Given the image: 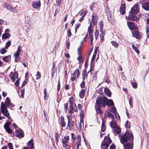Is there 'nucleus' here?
Wrapping results in <instances>:
<instances>
[{
    "mask_svg": "<svg viewBox=\"0 0 149 149\" xmlns=\"http://www.w3.org/2000/svg\"><path fill=\"white\" fill-rule=\"evenodd\" d=\"M119 137L121 143L123 144L125 143L130 140L132 141L134 139L133 134L127 132L123 135H119Z\"/></svg>",
    "mask_w": 149,
    "mask_h": 149,
    "instance_id": "nucleus-1",
    "label": "nucleus"
},
{
    "mask_svg": "<svg viewBox=\"0 0 149 149\" xmlns=\"http://www.w3.org/2000/svg\"><path fill=\"white\" fill-rule=\"evenodd\" d=\"M99 100H100L102 103V105L104 107L107 105L108 107L113 106L114 103L112 100L109 99L106 97H104L103 98L98 97Z\"/></svg>",
    "mask_w": 149,
    "mask_h": 149,
    "instance_id": "nucleus-2",
    "label": "nucleus"
},
{
    "mask_svg": "<svg viewBox=\"0 0 149 149\" xmlns=\"http://www.w3.org/2000/svg\"><path fill=\"white\" fill-rule=\"evenodd\" d=\"M1 111L3 114L8 119H11V116H10L9 113L7 109V107L3 102H1Z\"/></svg>",
    "mask_w": 149,
    "mask_h": 149,
    "instance_id": "nucleus-3",
    "label": "nucleus"
},
{
    "mask_svg": "<svg viewBox=\"0 0 149 149\" xmlns=\"http://www.w3.org/2000/svg\"><path fill=\"white\" fill-rule=\"evenodd\" d=\"M70 138L68 136H64L62 139V143L63 144V147L66 148H70L69 145V140Z\"/></svg>",
    "mask_w": 149,
    "mask_h": 149,
    "instance_id": "nucleus-4",
    "label": "nucleus"
},
{
    "mask_svg": "<svg viewBox=\"0 0 149 149\" xmlns=\"http://www.w3.org/2000/svg\"><path fill=\"white\" fill-rule=\"evenodd\" d=\"M96 105L95 106L96 113H97L102 114L103 113V111L101 110L100 106L102 105V103L101 102L100 100H99V99L98 97L96 101Z\"/></svg>",
    "mask_w": 149,
    "mask_h": 149,
    "instance_id": "nucleus-5",
    "label": "nucleus"
},
{
    "mask_svg": "<svg viewBox=\"0 0 149 149\" xmlns=\"http://www.w3.org/2000/svg\"><path fill=\"white\" fill-rule=\"evenodd\" d=\"M80 74V72L79 70L78 69L76 70L71 75V80L72 81H75L76 79V75H77V77H78Z\"/></svg>",
    "mask_w": 149,
    "mask_h": 149,
    "instance_id": "nucleus-6",
    "label": "nucleus"
},
{
    "mask_svg": "<svg viewBox=\"0 0 149 149\" xmlns=\"http://www.w3.org/2000/svg\"><path fill=\"white\" fill-rule=\"evenodd\" d=\"M72 99H70L69 102L70 103V106L69 109L73 110L75 112H77L78 111L76 104L72 101L71 100Z\"/></svg>",
    "mask_w": 149,
    "mask_h": 149,
    "instance_id": "nucleus-7",
    "label": "nucleus"
},
{
    "mask_svg": "<svg viewBox=\"0 0 149 149\" xmlns=\"http://www.w3.org/2000/svg\"><path fill=\"white\" fill-rule=\"evenodd\" d=\"M138 3H136L132 7L131 12L133 14H137L139 12V8Z\"/></svg>",
    "mask_w": 149,
    "mask_h": 149,
    "instance_id": "nucleus-8",
    "label": "nucleus"
},
{
    "mask_svg": "<svg viewBox=\"0 0 149 149\" xmlns=\"http://www.w3.org/2000/svg\"><path fill=\"white\" fill-rule=\"evenodd\" d=\"M32 7L35 9H40L41 6V2L40 0L33 1L32 3Z\"/></svg>",
    "mask_w": 149,
    "mask_h": 149,
    "instance_id": "nucleus-9",
    "label": "nucleus"
},
{
    "mask_svg": "<svg viewBox=\"0 0 149 149\" xmlns=\"http://www.w3.org/2000/svg\"><path fill=\"white\" fill-rule=\"evenodd\" d=\"M124 144V149H132L133 147V141H131Z\"/></svg>",
    "mask_w": 149,
    "mask_h": 149,
    "instance_id": "nucleus-10",
    "label": "nucleus"
},
{
    "mask_svg": "<svg viewBox=\"0 0 149 149\" xmlns=\"http://www.w3.org/2000/svg\"><path fill=\"white\" fill-rule=\"evenodd\" d=\"M68 123L67 125V127L66 128V129H68L70 130H71L72 127L74 126L73 121L70 119V118L69 117H68Z\"/></svg>",
    "mask_w": 149,
    "mask_h": 149,
    "instance_id": "nucleus-11",
    "label": "nucleus"
},
{
    "mask_svg": "<svg viewBox=\"0 0 149 149\" xmlns=\"http://www.w3.org/2000/svg\"><path fill=\"white\" fill-rule=\"evenodd\" d=\"M144 0H141L140 1V3L142 4V7L145 10L149 11V3L147 2L143 3Z\"/></svg>",
    "mask_w": 149,
    "mask_h": 149,
    "instance_id": "nucleus-12",
    "label": "nucleus"
},
{
    "mask_svg": "<svg viewBox=\"0 0 149 149\" xmlns=\"http://www.w3.org/2000/svg\"><path fill=\"white\" fill-rule=\"evenodd\" d=\"M81 136L79 135L77 136V142L75 143L74 145V147L75 149H78L79 146L81 145Z\"/></svg>",
    "mask_w": 149,
    "mask_h": 149,
    "instance_id": "nucleus-13",
    "label": "nucleus"
},
{
    "mask_svg": "<svg viewBox=\"0 0 149 149\" xmlns=\"http://www.w3.org/2000/svg\"><path fill=\"white\" fill-rule=\"evenodd\" d=\"M21 49H20V46H19L17 50L16 53L15 54V61L17 62L20 59V54L21 52Z\"/></svg>",
    "mask_w": 149,
    "mask_h": 149,
    "instance_id": "nucleus-14",
    "label": "nucleus"
},
{
    "mask_svg": "<svg viewBox=\"0 0 149 149\" xmlns=\"http://www.w3.org/2000/svg\"><path fill=\"white\" fill-rule=\"evenodd\" d=\"M10 124V122H8V121H7L4 125V127L6 131L8 133L10 134H11L12 132V131L10 129L9 127Z\"/></svg>",
    "mask_w": 149,
    "mask_h": 149,
    "instance_id": "nucleus-15",
    "label": "nucleus"
},
{
    "mask_svg": "<svg viewBox=\"0 0 149 149\" xmlns=\"http://www.w3.org/2000/svg\"><path fill=\"white\" fill-rule=\"evenodd\" d=\"M15 135L19 138H22L24 136V134L23 131L21 129L16 130Z\"/></svg>",
    "mask_w": 149,
    "mask_h": 149,
    "instance_id": "nucleus-16",
    "label": "nucleus"
},
{
    "mask_svg": "<svg viewBox=\"0 0 149 149\" xmlns=\"http://www.w3.org/2000/svg\"><path fill=\"white\" fill-rule=\"evenodd\" d=\"M97 16L95 13H93L92 16V20L93 26L96 25L97 22Z\"/></svg>",
    "mask_w": 149,
    "mask_h": 149,
    "instance_id": "nucleus-17",
    "label": "nucleus"
},
{
    "mask_svg": "<svg viewBox=\"0 0 149 149\" xmlns=\"http://www.w3.org/2000/svg\"><path fill=\"white\" fill-rule=\"evenodd\" d=\"M34 143L32 139H31L27 143V147H24L23 149H32L33 147Z\"/></svg>",
    "mask_w": 149,
    "mask_h": 149,
    "instance_id": "nucleus-18",
    "label": "nucleus"
},
{
    "mask_svg": "<svg viewBox=\"0 0 149 149\" xmlns=\"http://www.w3.org/2000/svg\"><path fill=\"white\" fill-rule=\"evenodd\" d=\"M58 123L60 125V126L62 127H65L66 125V123L64 121V118L63 116H61V118L59 119Z\"/></svg>",
    "mask_w": 149,
    "mask_h": 149,
    "instance_id": "nucleus-19",
    "label": "nucleus"
},
{
    "mask_svg": "<svg viewBox=\"0 0 149 149\" xmlns=\"http://www.w3.org/2000/svg\"><path fill=\"white\" fill-rule=\"evenodd\" d=\"M134 14L130 12L129 15V18L132 21H137L139 19L136 16H135Z\"/></svg>",
    "mask_w": 149,
    "mask_h": 149,
    "instance_id": "nucleus-20",
    "label": "nucleus"
},
{
    "mask_svg": "<svg viewBox=\"0 0 149 149\" xmlns=\"http://www.w3.org/2000/svg\"><path fill=\"white\" fill-rule=\"evenodd\" d=\"M18 74L17 73L11 72L10 77L12 79L13 82H14L15 79L17 78Z\"/></svg>",
    "mask_w": 149,
    "mask_h": 149,
    "instance_id": "nucleus-21",
    "label": "nucleus"
},
{
    "mask_svg": "<svg viewBox=\"0 0 149 149\" xmlns=\"http://www.w3.org/2000/svg\"><path fill=\"white\" fill-rule=\"evenodd\" d=\"M112 141L110 138L107 137H105L103 141L102 142V143H104L108 145L109 146V144L111 143Z\"/></svg>",
    "mask_w": 149,
    "mask_h": 149,
    "instance_id": "nucleus-22",
    "label": "nucleus"
},
{
    "mask_svg": "<svg viewBox=\"0 0 149 149\" xmlns=\"http://www.w3.org/2000/svg\"><path fill=\"white\" fill-rule=\"evenodd\" d=\"M132 36L137 39H140L141 36L139 32L138 31H134L132 32Z\"/></svg>",
    "mask_w": 149,
    "mask_h": 149,
    "instance_id": "nucleus-23",
    "label": "nucleus"
},
{
    "mask_svg": "<svg viewBox=\"0 0 149 149\" xmlns=\"http://www.w3.org/2000/svg\"><path fill=\"white\" fill-rule=\"evenodd\" d=\"M127 25L130 30H134L136 29V27L134 23L132 22H130L127 23Z\"/></svg>",
    "mask_w": 149,
    "mask_h": 149,
    "instance_id": "nucleus-24",
    "label": "nucleus"
},
{
    "mask_svg": "<svg viewBox=\"0 0 149 149\" xmlns=\"http://www.w3.org/2000/svg\"><path fill=\"white\" fill-rule=\"evenodd\" d=\"M125 4L123 3L121 4L120 8V13L122 15L124 14L125 13Z\"/></svg>",
    "mask_w": 149,
    "mask_h": 149,
    "instance_id": "nucleus-25",
    "label": "nucleus"
},
{
    "mask_svg": "<svg viewBox=\"0 0 149 149\" xmlns=\"http://www.w3.org/2000/svg\"><path fill=\"white\" fill-rule=\"evenodd\" d=\"M106 116L108 117L111 119V120H114V115L111 112L109 111H106L105 113Z\"/></svg>",
    "mask_w": 149,
    "mask_h": 149,
    "instance_id": "nucleus-26",
    "label": "nucleus"
},
{
    "mask_svg": "<svg viewBox=\"0 0 149 149\" xmlns=\"http://www.w3.org/2000/svg\"><path fill=\"white\" fill-rule=\"evenodd\" d=\"M104 93L105 95L110 97L111 96V93L110 90L107 88H105L104 90Z\"/></svg>",
    "mask_w": 149,
    "mask_h": 149,
    "instance_id": "nucleus-27",
    "label": "nucleus"
},
{
    "mask_svg": "<svg viewBox=\"0 0 149 149\" xmlns=\"http://www.w3.org/2000/svg\"><path fill=\"white\" fill-rule=\"evenodd\" d=\"M112 120V121L110 123V125L111 127L112 128V129H113L115 127H117L118 125L116 124V121L114 120Z\"/></svg>",
    "mask_w": 149,
    "mask_h": 149,
    "instance_id": "nucleus-28",
    "label": "nucleus"
},
{
    "mask_svg": "<svg viewBox=\"0 0 149 149\" xmlns=\"http://www.w3.org/2000/svg\"><path fill=\"white\" fill-rule=\"evenodd\" d=\"M11 59V56L8 55V56L3 57V60L6 62L10 61Z\"/></svg>",
    "mask_w": 149,
    "mask_h": 149,
    "instance_id": "nucleus-29",
    "label": "nucleus"
},
{
    "mask_svg": "<svg viewBox=\"0 0 149 149\" xmlns=\"http://www.w3.org/2000/svg\"><path fill=\"white\" fill-rule=\"evenodd\" d=\"M144 19L146 21V24L148 25L149 23V13H147L144 15Z\"/></svg>",
    "mask_w": 149,
    "mask_h": 149,
    "instance_id": "nucleus-30",
    "label": "nucleus"
},
{
    "mask_svg": "<svg viewBox=\"0 0 149 149\" xmlns=\"http://www.w3.org/2000/svg\"><path fill=\"white\" fill-rule=\"evenodd\" d=\"M93 28L92 26V23L91 22L90 25L88 28V32L89 34H93Z\"/></svg>",
    "mask_w": 149,
    "mask_h": 149,
    "instance_id": "nucleus-31",
    "label": "nucleus"
},
{
    "mask_svg": "<svg viewBox=\"0 0 149 149\" xmlns=\"http://www.w3.org/2000/svg\"><path fill=\"white\" fill-rule=\"evenodd\" d=\"M117 134H119L121 131L120 128L118 126L113 129Z\"/></svg>",
    "mask_w": 149,
    "mask_h": 149,
    "instance_id": "nucleus-32",
    "label": "nucleus"
},
{
    "mask_svg": "<svg viewBox=\"0 0 149 149\" xmlns=\"http://www.w3.org/2000/svg\"><path fill=\"white\" fill-rule=\"evenodd\" d=\"M10 36V34L9 33H5L2 34V39H6L9 38Z\"/></svg>",
    "mask_w": 149,
    "mask_h": 149,
    "instance_id": "nucleus-33",
    "label": "nucleus"
},
{
    "mask_svg": "<svg viewBox=\"0 0 149 149\" xmlns=\"http://www.w3.org/2000/svg\"><path fill=\"white\" fill-rule=\"evenodd\" d=\"M77 59L79 61L80 64L82 65L84 61V58L82 56H78L77 58Z\"/></svg>",
    "mask_w": 149,
    "mask_h": 149,
    "instance_id": "nucleus-34",
    "label": "nucleus"
},
{
    "mask_svg": "<svg viewBox=\"0 0 149 149\" xmlns=\"http://www.w3.org/2000/svg\"><path fill=\"white\" fill-rule=\"evenodd\" d=\"M4 7L5 8H6L8 10L10 11L14 12L13 10V8L11 6L6 4L4 5Z\"/></svg>",
    "mask_w": 149,
    "mask_h": 149,
    "instance_id": "nucleus-35",
    "label": "nucleus"
},
{
    "mask_svg": "<svg viewBox=\"0 0 149 149\" xmlns=\"http://www.w3.org/2000/svg\"><path fill=\"white\" fill-rule=\"evenodd\" d=\"M5 104L8 107L10 106L11 105L10 100L9 97H7L6 98L5 102Z\"/></svg>",
    "mask_w": 149,
    "mask_h": 149,
    "instance_id": "nucleus-36",
    "label": "nucleus"
},
{
    "mask_svg": "<svg viewBox=\"0 0 149 149\" xmlns=\"http://www.w3.org/2000/svg\"><path fill=\"white\" fill-rule=\"evenodd\" d=\"M106 127H105V123L104 121L103 120L102 121V126H101V131L102 132H104L105 130Z\"/></svg>",
    "mask_w": 149,
    "mask_h": 149,
    "instance_id": "nucleus-37",
    "label": "nucleus"
},
{
    "mask_svg": "<svg viewBox=\"0 0 149 149\" xmlns=\"http://www.w3.org/2000/svg\"><path fill=\"white\" fill-rule=\"evenodd\" d=\"M109 146L102 142L101 147L102 149H108Z\"/></svg>",
    "mask_w": 149,
    "mask_h": 149,
    "instance_id": "nucleus-38",
    "label": "nucleus"
},
{
    "mask_svg": "<svg viewBox=\"0 0 149 149\" xmlns=\"http://www.w3.org/2000/svg\"><path fill=\"white\" fill-rule=\"evenodd\" d=\"M85 90L83 89L81 90L79 93V96L80 97L83 98L84 97L85 95Z\"/></svg>",
    "mask_w": 149,
    "mask_h": 149,
    "instance_id": "nucleus-39",
    "label": "nucleus"
},
{
    "mask_svg": "<svg viewBox=\"0 0 149 149\" xmlns=\"http://www.w3.org/2000/svg\"><path fill=\"white\" fill-rule=\"evenodd\" d=\"M99 25L100 28V32H102V31L103 26V24L102 20H101L99 22Z\"/></svg>",
    "mask_w": 149,
    "mask_h": 149,
    "instance_id": "nucleus-40",
    "label": "nucleus"
},
{
    "mask_svg": "<svg viewBox=\"0 0 149 149\" xmlns=\"http://www.w3.org/2000/svg\"><path fill=\"white\" fill-rule=\"evenodd\" d=\"M101 32V33H100V39H101V41L102 42H103L104 40V36L105 34L102 31V32Z\"/></svg>",
    "mask_w": 149,
    "mask_h": 149,
    "instance_id": "nucleus-41",
    "label": "nucleus"
},
{
    "mask_svg": "<svg viewBox=\"0 0 149 149\" xmlns=\"http://www.w3.org/2000/svg\"><path fill=\"white\" fill-rule=\"evenodd\" d=\"M113 46L116 48H117L118 46H119V44L118 43H117L116 41H112L111 42Z\"/></svg>",
    "mask_w": 149,
    "mask_h": 149,
    "instance_id": "nucleus-42",
    "label": "nucleus"
},
{
    "mask_svg": "<svg viewBox=\"0 0 149 149\" xmlns=\"http://www.w3.org/2000/svg\"><path fill=\"white\" fill-rule=\"evenodd\" d=\"M99 32L96 29V31H95L94 33L95 39L96 40L97 39L99 36Z\"/></svg>",
    "mask_w": 149,
    "mask_h": 149,
    "instance_id": "nucleus-43",
    "label": "nucleus"
},
{
    "mask_svg": "<svg viewBox=\"0 0 149 149\" xmlns=\"http://www.w3.org/2000/svg\"><path fill=\"white\" fill-rule=\"evenodd\" d=\"M109 111L114 113H116V109L115 107H111L110 108Z\"/></svg>",
    "mask_w": 149,
    "mask_h": 149,
    "instance_id": "nucleus-44",
    "label": "nucleus"
},
{
    "mask_svg": "<svg viewBox=\"0 0 149 149\" xmlns=\"http://www.w3.org/2000/svg\"><path fill=\"white\" fill-rule=\"evenodd\" d=\"M93 34H89V38L91 41V44L92 45L93 44Z\"/></svg>",
    "mask_w": 149,
    "mask_h": 149,
    "instance_id": "nucleus-45",
    "label": "nucleus"
},
{
    "mask_svg": "<svg viewBox=\"0 0 149 149\" xmlns=\"http://www.w3.org/2000/svg\"><path fill=\"white\" fill-rule=\"evenodd\" d=\"M71 135L72 139V142H74L76 139V136L74 134L72 133H71Z\"/></svg>",
    "mask_w": 149,
    "mask_h": 149,
    "instance_id": "nucleus-46",
    "label": "nucleus"
},
{
    "mask_svg": "<svg viewBox=\"0 0 149 149\" xmlns=\"http://www.w3.org/2000/svg\"><path fill=\"white\" fill-rule=\"evenodd\" d=\"M11 44V41H8L6 43V45L5 46V48L6 49H7L10 46Z\"/></svg>",
    "mask_w": 149,
    "mask_h": 149,
    "instance_id": "nucleus-47",
    "label": "nucleus"
},
{
    "mask_svg": "<svg viewBox=\"0 0 149 149\" xmlns=\"http://www.w3.org/2000/svg\"><path fill=\"white\" fill-rule=\"evenodd\" d=\"M148 24H149V23ZM146 34L148 37L149 38V27L148 26V25H147L146 27Z\"/></svg>",
    "mask_w": 149,
    "mask_h": 149,
    "instance_id": "nucleus-48",
    "label": "nucleus"
},
{
    "mask_svg": "<svg viewBox=\"0 0 149 149\" xmlns=\"http://www.w3.org/2000/svg\"><path fill=\"white\" fill-rule=\"evenodd\" d=\"M36 79H40L41 77V74L39 72V71H38L37 73V74L36 75Z\"/></svg>",
    "mask_w": 149,
    "mask_h": 149,
    "instance_id": "nucleus-49",
    "label": "nucleus"
},
{
    "mask_svg": "<svg viewBox=\"0 0 149 149\" xmlns=\"http://www.w3.org/2000/svg\"><path fill=\"white\" fill-rule=\"evenodd\" d=\"M130 123L128 121H127L125 123V127L127 128H129L130 127Z\"/></svg>",
    "mask_w": 149,
    "mask_h": 149,
    "instance_id": "nucleus-50",
    "label": "nucleus"
},
{
    "mask_svg": "<svg viewBox=\"0 0 149 149\" xmlns=\"http://www.w3.org/2000/svg\"><path fill=\"white\" fill-rule=\"evenodd\" d=\"M6 51H7L5 48H3L0 50V53L1 54H3L6 53Z\"/></svg>",
    "mask_w": 149,
    "mask_h": 149,
    "instance_id": "nucleus-51",
    "label": "nucleus"
},
{
    "mask_svg": "<svg viewBox=\"0 0 149 149\" xmlns=\"http://www.w3.org/2000/svg\"><path fill=\"white\" fill-rule=\"evenodd\" d=\"M132 47L134 51H135L138 54H139L140 53L139 51L137 49V48L134 45H132Z\"/></svg>",
    "mask_w": 149,
    "mask_h": 149,
    "instance_id": "nucleus-52",
    "label": "nucleus"
},
{
    "mask_svg": "<svg viewBox=\"0 0 149 149\" xmlns=\"http://www.w3.org/2000/svg\"><path fill=\"white\" fill-rule=\"evenodd\" d=\"M82 50V49L81 48V47H79L78 48V54L79 55L78 56H82L81 55V54Z\"/></svg>",
    "mask_w": 149,
    "mask_h": 149,
    "instance_id": "nucleus-53",
    "label": "nucleus"
},
{
    "mask_svg": "<svg viewBox=\"0 0 149 149\" xmlns=\"http://www.w3.org/2000/svg\"><path fill=\"white\" fill-rule=\"evenodd\" d=\"M80 26V23L77 24L75 25V33H76L77 31V29H78Z\"/></svg>",
    "mask_w": 149,
    "mask_h": 149,
    "instance_id": "nucleus-54",
    "label": "nucleus"
},
{
    "mask_svg": "<svg viewBox=\"0 0 149 149\" xmlns=\"http://www.w3.org/2000/svg\"><path fill=\"white\" fill-rule=\"evenodd\" d=\"M96 54L95 53H94L93 54V56L92 57V58L91 60V64L92 65H93L92 62L94 61L95 57L96 56Z\"/></svg>",
    "mask_w": 149,
    "mask_h": 149,
    "instance_id": "nucleus-55",
    "label": "nucleus"
},
{
    "mask_svg": "<svg viewBox=\"0 0 149 149\" xmlns=\"http://www.w3.org/2000/svg\"><path fill=\"white\" fill-rule=\"evenodd\" d=\"M86 11H82L80 15L82 17H84L87 13Z\"/></svg>",
    "mask_w": 149,
    "mask_h": 149,
    "instance_id": "nucleus-56",
    "label": "nucleus"
},
{
    "mask_svg": "<svg viewBox=\"0 0 149 149\" xmlns=\"http://www.w3.org/2000/svg\"><path fill=\"white\" fill-rule=\"evenodd\" d=\"M68 103H65L64 104V110L65 111V112L66 113H67V110L68 109Z\"/></svg>",
    "mask_w": 149,
    "mask_h": 149,
    "instance_id": "nucleus-57",
    "label": "nucleus"
},
{
    "mask_svg": "<svg viewBox=\"0 0 149 149\" xmlns=\"http://www.w3.org/2000/svg\"><path fill=\"white\" fill-rule=\"evenodd\" d=\"M129 103L130 106H132L133 103V98L132 97H130L129 100Z\"/></svg>",
    "mask_w": 149,
    "mask_h": 149,
    "instance_id": "nucleus-58",
    "label": "nucleus"
},
{
    "mask_svg": "<svg viewBox=\"0 0 149 149\" xmlns=\"http://www.w3.org/2000/svg\"><path fill=\"white\" fill-rule=\"evenodd\" d=\"M8 145L9 148V149H13V144L10 143H8Z\"/></svg>",
    "mask_w": 149,
    "mask_h": 149,
    "instance_id": "nucleus-59",
    "label": "nucleus"
},
{
    "mask_svg": "<svg viewBox=\"0 0 149 149\" xmlns=\"http://www.w3.org/2000/svg\"><path fill=\"white\" fill-rule=\"evenodd\" d=\"M19 79H18L17 81L15 82V84L16 86L18 87L19 86Z\"/></svg>",
    "mask_w": 149,
    "mask_h": 149,
    "instance_id": "nucleus-60",
    "label": "nucleus"
},
{
    "mask_svg": "<svg viewBox=\"0 0 149 149\" xmlns=\"http://www.w3.org/2000/svg\"><path fill=\"white\" fill-rule=\"evenodd\" d=\"M68 36L69 37H70L71 36L72 33L70 29H69L67 32Z\"/></svg>",
    "mask_w": 149,
    "mask_h": 149,
    "instance_id": "nucleus-61",
    "label": "nucleus"
},
{
    "mask_svg": "<svg viewBox=\"0 0 149 149\" xmlns=\"http://www.w3.org/2000/svg\"><path fill=\"white\" fill-rule=\"evenodd\" d=\"M7 93L6 92L3 91L2 93V95L3 97H5L7 95Z\"/></svg>",
    "mask_w": 149,
    "mask_h": 149,
    "instance_id": "nucleus-62",
    "label": "nucleus"
},
{
    "mask_svg": "<svg viewBox=\"0 0 149 149\" xmlns=\"http://www.w3.org/2000/svg\"><path fill=\"white\" fill-rule=\"evenodd\" d=\"M115 146L113 143L112 144L110 147V149H115Z\"/></svg>",
    "mask_w": 149,
    "mask_h": 149,
    "instance_id": "nucleus-63",
    "label": "nucleus"
},
{
    "mask_svg": "<svg viewBox=\"0 0 149 149\" xmlns=\"http://www.w3.org/2000/svg\"><path fill=\"white\" fill-rule=\"evenodd\" d=\"M70 43L69 42H67L66 44V47L68 49H70Z\"/></svg>",
    "mask_w": 149,
    "mask_h": 149,
    "instance_id": "nucleus-64",
    "label": "nucleus"
}]
</instances>
